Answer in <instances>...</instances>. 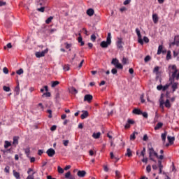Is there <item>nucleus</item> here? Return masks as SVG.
<instances>
[{
  "label": "nucleus",
  "instance_id": "obj_41",
  "mask_svg": "<svg viewBox=\"0 0 179 179\" xmlns=\"http://www.w3.org/2000/svg\"><path fill=\"white\" fill-rule=\"evenodd\" d=\"M3 90H4V92H10V87H9L3 86Z\"/></svg>",
  "mask_w": 179,
  "mask_h": 179
},
{
  "label": "nucleus",
  "instance_id": "obj_23",
  "mask_svg": "<svg viewBox=\"0 0 179 179\" xmlns=\"http://www.w3.org/2000/svg\"><path fill=\"white\" fill-rule=\"evenodd\" d=\"M13 145H19V137L17 136L13 137Z\"/></svg>",
  "mask_w": 179,
  "mask_h": 179
},
{
  "label": "nucleus",
  "instance_id": "obj_24",
  "mask_svg": "<svg viewBox=\"0 0 179 179\" xmlns=\"http://www.w3.org/2000/svg\"><path fill=\"white\" fill-rule=\"evenodd\" d=\"M100 135H101V133L100 132L94 133L92 134V138H94V139H99V138H100Z\"/></svg>",
  "mask_w": 179,
  "mask_h": 179
},
{
  "label": "nucleus",
  "instance_id": "obj_18",
  "mask_svg": "<svg viewBox=\"0 0 179 179\" xmlns=\"http://www.w3.org/2000/svg\"><path fill=\"white\" fill-rule=\"evenodd\" d=\"M87 15H88V16H93V15H94V10L92 8H89L87 10Z\"/></svg>",
  "mask_w": 179,
  "mask_h": 179
},
{
  "label": "nucleus",
  "instance_id": "obj_34",
  "mask_svg": "<svg viewBox=\"0 0 179 179\" xmlns=\"http://www.w3.org/2000/svg\"><path fill=\"white\" fill-rule=\"evenodd\" d=\"M171 51L169 50L166 54V59H171Z\"/></svg>",
  "mask_w": 179,
  "mask_h": 179
},
{
  "label": "nucleus",
  "instance_id": "obj_14",
  "mask_svg": "<svg viewBox=\"0 0 179 179\" xmlns=\"http://www.w3.org/2000/svg\"><path fill=\"white\" fill-rule=\"evenodd\" d=\"M159 19V17L157 13L152 14V20H153L154 23H158Z\"/></svg>",
  "mask_w": 179,
  "mask_h": 179
},
{
  "label": "nucleus",
  "instance_id": "obj_59",
  "mask_svg": "<svg viewBox=\"0 0 179 179\" xmlns=\"http://www.w3.org/2000/svg\"><path fill=\"white\" fill-rule=\"evenodd\" d=\"M134 123H135L134 120H133L132 119H129V126H131V124H134Z\"/></svg>",
  "mask_w": 179,
  "mask_h": 179
},
{
  "label": "nucleus",
  "instance_id": "obj_56",
  "mask_svg": "<svg viewBox=\"0 0 179 179\" xmlns=\"http://www.w3.org/2000/svg\"><path fill=\"white\" fill-rule=\"evenodd\" d=\"M145 152H146V150H145V148H143L141 152V155H142V157H145Z\"/></svg>",
  "mask_w": 179,
  "mask_h": 179
},
{
  "label": "nucleus",
  "instance_id": "obj_13",
  "mask_svg": "<svg viewBox=\"0 0 179 179\" xmlns=\"http://www.w3.org/2000/svg\"><path fill=\"white\" fill-rule=\"evenodd\" d=\"M79 37L78 38V43H80L81 46L85 45V41H83V38H82V34L80 33L78 34Z\"/></svg>",
  "mask_w": 179,
  "mask_h": 179
},
{
  "label": "nucleus",
  "instance_id": "obj_54",
  "mask_svg": "<svg viewBox=\"0 0 179 179\" xmlns=\"http://www.w3.org/2000/svg\"><path fill=\"white\" fill-rule=\"evenodd\" d=\"M22 73H23L22 69H20L19 70L17 71V75H22Z\"/></svg>",
  "mask_w": 179,
  "mask_h": 179
},
{
  "label": "nucleus",
  "instance_id": "obj_58",
  "mask_svg": "<svg viewBox=\"0 0 179 179\" xmlns=\"http://www.w3.org/2000/svg\"><path fill=\"white\" fill-rule=\"evenodd\" d=\"M91 40H92V41H93V42L96 41V35L92 34V35L91 36Z\"/></svg>",
  "mask_w": 179,
  "mask_h": 179
},
{
  "label": "nucleus",
  "instance_id": "obj_36",
  "mask_svg": "<svg viewBox=\"0 0 179 179\" xmlns=\"http://www.w3.org/2000/svg\"><path fill=\"white\" fill-rule=\"evenodd\" d=\"M59 83V81H53V82H52V87H55L56 86H58Z\"/></svg>",
  "mask_w": 179,
  "mask_h": 179
},
{
  "label": "nucleus",
  "instance_id": "obj_43",
  "mask_svg": "<svg viewBox=\"0 0 179 179\" xmlns=\"http://www.w3.org/2000/svg\"><path fill=\"white\" fill-rule=\"evenodd\" d=\"M3 73H5L6 75H8V73H9V70L8 69V68L4 67V68L3 69Z\"/></svg>",
  "mask_w": 179,
  "mask_h": 179
},
{
  "label": "nucleus",
  "instance_id": "obj_55",
  "mask_svg": "<svg viewBox=\"0 0 179 179\" xmlns=\"http://www.w3.org/2000/svg\"><path fill=\"white\" fill-rule=\"evenodd\" d=\"M159 67L157 66V67H155L153 72H156V73H159Z\"/></svg>",
  "mask_w": 179,
  "mask_h": 179
},
{
  "label": "nucleus",
  "instance_id": "obj_46",
  "mask_svg": "<svg viewBox=\"0 0 179 179\" xmlns=\"http://www.w3.org/2000/svg\"><path fill=\"white\" fill-rule=\"evenodd\" d=\"M141 115L145 117V119H148V113L147 112H142Z\"/></svg>",
  "mask_w": 179,
  "mask_h": 179
},
{
  "label": "nucleus",
  "instance_id": "obj_28",
  "mask_svg": "<svg viewBox=\"0 0 179 179\" xmlns=\"http://www.w3.org/2000/svg\"><path fill=\"white\" fill-rule=\"evenodd\" d=\"M9 146H12V143H10V142H9L8 141H6L5 144H4L5 149H8L9 148Z\"/></svg>",
  "mask_w": 179,
  "mask_h": 179
},
{
  "label": "nucleus",
  "instance_id": "obj_39",
  "mask_svg": "<svg viewBox=\"0 0 179 179\" xmlns=\"http://www.w3.org/2000/svg\"><path fill=\"white\" fill-rule=\"evenodd\" d=\"M151 171H152L151 165H148V166H146V171L148 172V173H150Z\"/></svg>",
  "mask_w": 179,
  "mask_h": 179
},
{
  "label": "nucleus",
  "instance_id": "obj_19",
  "mask_svg": "<svg viewBox=\"0 0 179 179\" xmlns=\"http://www.w3.org/2000/svg\"><path fill=\"white\" fill-rule=\"evenodd\" d=\"M132 113L134 115H142L143 112L141 110V109H134L132 110Z\"/></svg>",
  "mask_w": 179,
  "mask_h": 179
},
{
  "label": "nucleus",
  "instance_id": "obj_17",
  "mask_svg": "<svg viewBox=\"0 0 179 179\" xmlns=\"http://www.w3.org/2000/svg\"><path fill=\"white\" fill-rule=\"evenodd\" d=\"M162 52L164 53L166 51H164L162 44H160L158 47L157 54L159 55L162 54Z\"/></svg>",
  "mask_w": 179,
  "mask_h": 179
},
{
  "label": "nucleus",
  "instance_id": "obj_27",
  "mask_svg": "<svg viewBox=\"0 0 179 179\" xmlns=\"http://www.w3.org/2000/svg\"><path fill=\"white\" fill-rule=\"evenodd\" d=\"M115 179H120L121 178V172H120V171H115Z\"/></svg>",
  "mask_w": 179,
  "mask_h": 179
},
{
  "label": "nucleus",
  "instance_id": "obj_7",
  "mask_svg": "<svg viewBox=\"0 0 179 179\" xmlns=\"http://www.w3.org/2000/svg\"><path fill=\"white\" fill-rule=\"evenodd\" d=\"M47 52H48V50H45L42 52H36L35 55L36 58H41V57H44Z\"/></svg>",
  "mask_w": 179,
  "mask_h": 179
},
{
  "label": "nucleus",
  "instance_id": "obj_63",
  "mask_svg": "<svg viewBox=\"0 0 179 179\" xmlns=\"http://www.w3.org/2000/svg\"><path fill=\"white\" fill-rule=\"evenodd\" d=\"M120 158H117L115 157H114V155H113V162L116 163V162H118Z\"/></svg>",
  "mask_w": 179,
  "mask_h": 179
},
{
  "label": "nucleus",
  "instance_id": "obj_53",
  "mask_svg": "<svg viewBox=\"0 0 179 179\" xmlns=\"http://www.w3.org/2000/svg\"><path fill=\"white\" fill-rule=\"evenodd\" d=\"M71 177V171H68L66 174H65V178H69Z\"/></svg>",
  "mask_w": 179,
  "mask_h": 179
},
{
  "label": "nucleus",
  "instance_id": "obj_37",
  "mask_svg": "<svg viewBox=\"0 0 179 179\" xmlns=\"http://www.w3.org/2000/svg\"><path fill=\"white\" fill-rule=\"evenodd\" d=\"M166 135H167V133H163L162 134V139L163 141H166Z\"/></svg>",
  "mask_w": 179,
  "mask_h": 179
},
{
  "label": "nucleus",
  "instance_id": "obj_26",
  "mask_svg": "<svg viewBox=\"0 0 179 179\" xmlns=\"http://www.w3.org/2000/svg\"><path fill=\"white\" fill-rule=\"evenodd\" d=\"M70 93H71V94H78V90H76L75 87H72L70 89Z\"/></svg>",
  "mask_w": 179,
  "mask_h": 179
},
{
  "label": "nucleus",
  "instance_id": "obj_60",
  "mask_svg": "<svg viewBox=\"0 0 179 179\" xmlns=\"http://www.w3.org/2000/svg\"><path fill=\"white\" fill-rule=\"evenodd\" d=\"M64 71H69V66L65 65L63 67Z\"/></svg>",
  "mask_w": 179,
  "mask_h": 179
},
{
  "label": "nucleus",
  "instance_id": "obj_48",
  "mask_svg": "<svg viewBox=\"0 0 179 179\" xmlns=\"http://www.w3.org/2000/svg\"><path fill=\"white\" fill-rule=\"evenodd\" d=\"M129 119H128L127 123H126V124L124 126L125 129H130V127H131L130 124L129 123Z\"/></svg>",
  "mask_w": 179,
  "mask_h": 179
},
{
  "label": "nucleus",
  "instance_id": "obj_44",
  "mask_svg": "<svg viewBox=\"0 0 179 179\" xmlns=\"http://www.w3.org/2000/svg\"><path fill=\"white\" fill-rule=\"evenodd\" d=\"M44 96L45 97H51V92H45L43 94V97H44Z\"/></svg>",
  "mask_w": 179,
  "mask_h": 179
},
{
  "label": "nucleus",
  "instance_id": "obj_47",
  "mask_svg": "<svg viewBox=\"0 0 179 179\" xmlns=\"http://www.w3.org/2000/svg\"><path fill=\"white\" fill-rule=\"evenodd\" d=\"M143 41H145V43H149L150 38H148V37L147 36H144Z\"/></svg>",
  "mask_w": 179,
  "mask_h": 179
},
{
  "label": "nucleus",
  "instance_id": "obj_57",
  "mask_svg": "<svg viewBox=\"0 0 179 179\" xmlns=\"http://www.w3.org/2000/svg\"><path fill=\"white\" fill-rule=\"evenodd\" d=\"M1 152H3V153H10L11 150L10 149H8V150H1Z\"/></svg>",
  "mask_w": 179,
  "mask_h": 179
},
{
  "label": "nucleus",
  "instance_id": "obj_6",
  "mask_svg": "<svg viewBox=\"0 0 179 179\" xmlns=\"http://www.w3.org/2000/svg\"><path fill=\"white\" fill-rule=\"evenodd\" d=\"M170 85L171 84H166V85H164V87H163V85H157V90L158 91H162H162L165 92L167 90H169V87Z\"/></svg>",
  "mask_w": 179,
  "mask_h": 179
},
{
  "label": "nucleus",
  "instance_id": "obj_5",
  "mask_svg": "<svg viewBox=\"0 0 179 179\" xmlns=\"http://www.w3.org/2000/svg\"><path fill=\"white\" fill-rule=\"evenodd\" d=\"M136 34L138 36V42L140 44H141V45L144 44V41H143V40L142 38V34H141V31H140L138 28L136 29Z\"/></svg>",
  "mask_w": 179,
  "mask_h": 179
},
{
  "label": "nucleus",
  "instance_id": "obj_33",
  "mask_svg": "<svg viewBox=\"0 0 179 179\" xmlns=\"http://www.w3.org/2000/svg\"><path fill=\"white\" fill-rule=\"evenodd\" d=\"M174 140V137H171L170 136H168V141L171 144L173 143Z\"/></svg>",
  "mask_w": 179,
  "mask_h": 179
},
{
  "label": "nucleus",
  "instance_id": "obj_11",
  "mask_svg": "<svg viewBox=\"0 0 179 179\" xmlns=\"http://www.w3.org/2000/svg\"><path fill=\"white\" fill-rule=\"evenodd\" d=\"M174 44H176V45H179V36H175L174 37V41L171 43L170 45H174Z\"/></svg>",
  "mask_w": 179,
  "mask_h": 179
},
{
  "label": "nucleus",
  "instance_id": "obj_12",
  "mask_svg": "<svg viewBox=\"0 0 179 179\" xmlns=\"http://www.w3.org/2000/svg\"><path fill=\"white\" fill-rule=\"evenodd\" d=\"M83 114L80 116L81 120H85L89 117V112L87 110H83Z\"/></svg>",
  "mask_w": 179,
  "mask_h": 179
},
{
  "label": "nucleus",
  "instance_id": "obj_4",
  "mask_svg": "<svg viewBox=\"0 0 179 179\" xmlns=\"http://www.w3.org/2000/svg\"><path fill=\"white\" fill-rule=\"evenodd\" d=\"M108 45H111V33L108 34V36L106 38V41H102L100 43V46L102 48H107Z\"/></svg>",
  "mask_w": 179,
  "mask_h": 179
},
{
  "label": "nucleus",
  "instance_id": "obj_35",
  "mask_svg": "<svg viewBox=\"0 0 179 179\" xmlns=\"http://www.w3.org/2000/svg\"><path fill=\"white\" fill-rule=\"evenodd\" d=\"M144 98H145L144 94H143L142 95H141L140 99H141V102L142 103H145V100L144 99Z\"/></svg>",
  "mask_w": 179,
  "mask_h": 179
},
{
  "label": "nucleus",
  "instance_id": "obj_1",
  "mask_svg": "<svg viewBox=\"0 0 179 179\" xmlns=\"http://www.w3.org/2000/svg\"><path fill=\"white\" fill-rule=\"evenodd\" d=\"M148 153H149L150 159H151L152 161H155V157H156V158H158V159H159L158 166H159V173H162V170L164 168V166L162 165V159H164V155L159 156L157 152H156V151H155V150L152 147H151V148L148 149Z\"/></svg>",
  "mask_w": 179,
  "mask_h": 179
},
{
  "label": "nucleus",
  "instance_id": "obj_15",
  "mask_svg": "<svg viewBox=\"0 0 179 179\" xmlns=\"http://www.w3.org/2000/svg\"><path fill=\"white\" fill-rule=\"evenodd\" d=\"M123 43H122V38H117V45L119 48H123V45H122Z\"/></svg>",
  "mask_w": 179,
  "mask_h": 179
},
{
  "label": "nucleus",
  "instance_id": "obj_62",
  "mask_svg": "<svg viewBox=\"0 0 179 179\" xmlns=\"http://www.w3.org/2000/svg\"><path fill=\"white\" fill-rule=\"evenodd\" d=\"M127 58H126L125 57H123V59H122V63L123 64H127Z\"/></svg>",
  "mask_w": 179,
  "mask_h": 179
},
{
  "label": "nucleus",
  "instance_id": "obj_50",
  "mask_svg": "<svg viewBox=\"0 0 179 179\" xmlns=\"http://www.w3.org/2000/svg\"><path fill=\"white\" fill-rule=\"evenodd\" d=\"M64 44H65V45H66V48L67 50L69 49V48H71V47H72V44H71V43H65Z\"/></svg>",
  "mask_w": 179,
  "mask_h": 179
},
{
  "label": "nucleus",
  "instance_id": "obj_25",
  "mask_svg": "<svg viewBox=\"0 0 179 179\" xmlns=\"http://www.w3.org/2000/svg\"><path fill=\"white\" fill-rule=\"evenodd\" d=\"M15 92L16 93L17 96H19L20 93V87H19V84L15 88Z\"/></svg>",
  "mask_w": 179,
  "mask_h": 179
},
{
  "label": "nucleus",
  "instance_id": "obj_31",
  "mask_svg": "<svg viewBox=\"0 0 179 179\" xmlns=\"http://www.w3.org/2000/svg\"><path fill=\"white\" fill-rule=\"evenodd\" d=\"M126 155H127V157H131L132 152L131 150H130V148H127Z\"/></svg>",
  "mask_w": 179,
  "mask_h": 179
},
{
  "label": "nucleus",
  "instance_id": "obj_45",
  "mask_svg": "<svg viewBox=\"0 0 179 179\" xmlns=\"http://www.w3.org/2000/svg\"><path fill=\"white\" fill-rule=\"evenodd\" d=\"M6 48H12V43H9L6 46H4V50H6Z\"/></svg>",
  "mask_w": 179,
  "mask_h": 179
},
{
  "label": "nucleus",
  "instance_id": "obj_20",
  "mask_svg": "<svg viewBox=\"0 0 179 179\" xmlns=\"http://www.w3.org/2000/svg\"><path fill=\"white\" fill-rule=\"evenodd\" d=\"M13 174L16 179H20V173H19L16 171L13 170Z\"/></svg>",
  "mask_w": 179,
  "mask_h": 179
},
{
  "label": "nucleus",
  "instance_id": "obj_30",
  "mask_svg": "<svg viewBox=\"0 0 179 179\" xmlns=\"http://www.w3.org/2000/svg\"><path fill=\"white\" fill-rule=\"evenodd\" d=\"M24 153L29 157V156L30 155V148H25Z\"/></svg>",
  "mask_w": 179,
  "mask_h": 179
},
{
  "label": "nucleus",
  "instance_id": "obj_40",
  "mask_svg": "<svg viewBox=\"0 0 179 179\" xmlns=\"http://www.w3.org/2000/svg\"><path fill=\"white\" fill-rule=\"evenodd\" d=\"M151 59V57L150 55H146L144 58V61L145 62H148V61H150Z\"/></svg>",
  "mask_w": 179,
  "mask_h": 179
},
{
  "label": "nucleus",
  "instance_id": "obj_64",
  "mask_svg": "<svg viewBox=\"0 0 179 179\" xmlns=\"http://www.w3.org/2000/svg\"><path fill=\"white\" fill-rule=\"evenodd\" d=\"M57 129V126L53 125L50 128V131H55Z\"/></svg>",
  "mask_w": 179,
  "mask_h": 179
},
{
  "label": "nucleus",
  "instance_id": "obj_32",
  "mask_svg": "<svg viewBox=\"0 0 179 179\" xmlns=\"http://www.w3.org/2000/svg\"><path fill=\"white\" fill-rule=\"evenodd\" d=\"M10 170V167L9 166H6L4 169V173L9 174Z\"/></svg>",
  "mask_w": 179,
  "mask_h": 179
},
{
  "label": "nucleus",
  "instance_id": "obj_9",
  "mask_svg": "<svg viewBox=\"0 0 179 179\" xmlns=\"http://www.w3.org/2000/svg\"><path fill=\"white\" fill-rule=\"evenodd\" d=\"M46 153L49 157H53L55 155V150L52 148H49L47 151Z\"/></svg>",
  "mask_w": 179,
  "mask_h": 179
},
{
  "label": "nucleus",
  "instance_id": "obj_38",
  "mask_svg": "<svg viewBox=\"0 0 179 179\" xmlns=\"http://www.w3.org/2000/svg\"><path fill=\"white\" fill-rule=\"evenodd\" d=\"M57 170L59 174H64V169L61 168V166H58Z\"/></svg>",
  "mask_w": 179,
  "mask_h": 179
},
{
  "label": "nucleus",
  "instance_id": "obj_10",
  "mask_svg": "<svg viewBox=\"0 0 179 179\" xmlns=\"http://www.w3.org/2000/svg\"><path fill=\"white\" fill-rule=\"evenodd\" d=\"M92 100H93V96L91 94H86L84 96V101H87V103H92Z\"/></svg>",
  "mask_w": 179,
  "mask_h": 179
},
{
  "label": "nucleus",
  "instance_id": "obj_2",
  "mask_svg": "<svg viewBox=\"0 0 179 179\" xmlns=\"http://www.w3.org/2000/svg\"><path fill=\"white\" fill-rule=\"evenodd\" d=\"M159 108H161L162 109H164V106L168 109H170V108H171V103H170V100L166 99V101L164 102L163 94L161 95L160 99H159Z\"/></svg>",
  "mask_w": 179,
  "mask_h": 179
},
{
  "label": "nucleus",
  "instance_id": "obj_22",
  "mask_svg": "<svg viewBox=\"0 0 179 179\" xmlns=\"http://www.w3.org/2000/svg\"><path fill=\"white\" fill-rule=\"evenodd\" d=\"M178 87V83H173L172 84L173 92H175Z\"/></svg>",
  "mask_w": 179,
  "mask_h": 179
},
{
  "label": "nucleus",
  "instance_id": "obj_61",
  "mask_svg": "<svg viewBox=\"0 0 179 179\" xmlns=\"http://www.w3.org/2000/svg\"><path fill=\"white\" fill-rule=\"evenodd\" d=\"M120 12H124L125 10H127L126 6H122V8H120Z\"/></svg>",
  "mask_w": 179,
  "mask_h": 179
},
{
  "label": "nucleus",
  "instance_id": "obj_29",
  "mask_svg": "<svg viewBox=\"0 0 179 179\" xmlns=\"http://www.w3.org/2000/svg\"><path fill=\"white\" fill-rule=\"evenodd\" d=\"M52 19H54V17H52V16L49 17L45 20L46 24H50V22L52 21Z\"/></svg>",
  "mask_w": 179,
  "mask_h": 179
},
{
  "label": "nucleus",
  "instance_id": "obj_8",
  "mask_svg": "<svg viewBox=\"0 0 179 179\" xmlns=\"http://www.w3.org/2000/svg\"><path fill=\"white\" fill-rule=\"evenodd\" d=\"M113 65L116 68H119V69H123V66L121 64V63H119L118 60H117L116 58H113Z\"/></svg>",
  "mask_w": 179,
  "mask_h": 179
},
{
  "label": "nucleus",
  "instance_id": "obj_3",
  "mask_svg": "<svg viewBox=\"0 0 179 179\" xmlns=\"http://www.w3.org/2000/svg\"><path fill=\"white\" fill-rule=\"evenodd\" d=\"M169 73H171V76L172 78H173V79H176V80H178L179 79V73L178 70L177 69V66H176V64H173V66H169Z\"/></svg>",
  "mask_w": 179,
  "mask_h": 179
},
{
  "label": "nucleus",
  "instance_id": "obj_21",
  "mask_svg": "<svg viewBox=\"0 0 179 179\" xmlns=\"http://www.w3.org/2000/svg\"><path fill=\"white\" fill-rule=\"evenodd\" d=\"M164 124L162 123L161 122H159V123H157V124L155 126V130H159V129H162V127H163Z\"/></svg>",
  "mask_w": 179,
  "mask_h": 179
},
{
  "label": "nucleus",
  "instance_id": "obj_49",
  "mask_svg": "<svg viewBox=\"0 0 179 179\" xmlns=\"http://www.w3.org/2000/svg\"><path fill=\"white\" fill-rule=\"evenodd\" d=\"M34 174H36V172H34L32 175H29L27 176V179H34Z\"/></svg>",
  "mask_w": 179,
  "mask_h": 179
},
{
  "label": "nucleus",
  "instance_id": "obj_16",
  "mask_svg": "<svg viewBox=\"0 0 179 179\" xmlns=\"http://www.w3.org/2000/svg\"><path fill=\"white\" fill-rule=\"evenodd\" d=\"M77 175L78 177L83 178L86 176V172L85 171H78Z\"/></svg>",
  "mask_w": 179,
  "mask_h": 179
},
{
  "label": "nucleus",
  "instance_id": "obj_51",
  "mask_svg": "<svg viewBox=\"0 0 179 179\" xmlns=\"http://www.w3.org/2000/svg\"><path fill=\"white\" fill-rule=\"evenodd\" d=\"M135 138H136V133H133L130 136V140H135Z\"/></svg>",
  "mask_w": 179,
  "mask_h": 179
},
{
  "label": "nucleus",
  "instance_id": "obj_52",
  "mask_svg": "<svg viewBox=\"0 0 179 179\" xmlns=\"http://www.w3.org/2000/svg\"><path fill=\"white\" fill-rule=\"evenodd\" d=\"M45 8V7H41L39 8H37L38 12H44Z\"/></svg>",
  "mask_w": 179,
  "mask_h": 179
},
{
  "label": "nucleus",
  "instance_id": "obj_42",
  "mask_svg": "<svg viewBox=\"0 0 179 179\" xmlns=\"http://www.w3.org/2000/svg\"><path fill=\"white\" fill-rule=\"evenodd\" d=\"M63 145L64 146H68V145H69V140H64Z\"/></svg>",
  "mask_w": 179,
  "mask_h": 179
}]
</instances>
